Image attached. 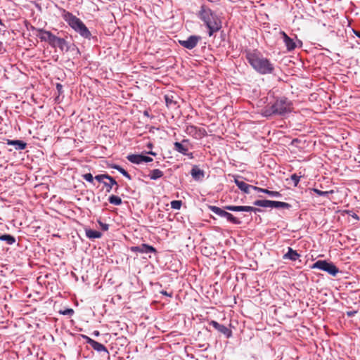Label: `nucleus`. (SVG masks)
Masks as SVG:
<instances>
[{
    "label": "nucleus",
    "mask_w": 360,
    "mask_h": 360,
    "mask_svg": "<svg viewBox=\"0 0 360 360\" xmlns=\"http://www.w3.org/2000/svg\"><path fill=\"white\" fill-rule=\"evenodd\" d=\"M246 59L251 67L261 75L271 74L274 70V64L259 52L256 51L247 52Z\"/></svg>",
    "instance_id": "1"
},
{
    "label": "nucleus",
    "mask_w": 360,
    "mask_h": 360,
    "mask_svg": "<svg viewBox=\"0 0 360 360\" xmlns=\"http://www.w3.org/2000/svg\"><path fill=\"white\" fill-rule=\"evenodd\" d=\"M198 17L208 28V34L212 36L221 27V22L218 16L207 6L202 5L198 13Z\"/></svg>",
    "instance_id": "2"
},
{
    "label": "nucleus",
    "mask_w": 360,
    "mask_h": 360,
    "mask_svg": "<svg viewBox=\"0 0 360 360\" xmlns=\"http://www.w3.org/2000/svg\"><path fill=\"white\" fill-rule=\"evenodd\" d=\"M292 110V102L286 98H280L270 106H266L262 110V115L269 117L272 115H283Z\"/></svg>",
    "instance_id": "3"
},
{
    "label": "nucleus",
    "mask_w": 360,
    "mask_h": 360,
    "mask_svg": "<svg viewBox=\"0 0 360 360\" xmlns=\"http://www.w3.org/2000/svg\"><path fill=\"white\" fill-rule=\"evenodd\" d=\"M62 17L80 36L85 39H90L91 36L90 31L79 18L65 10L63 11Z\"/></svg>",
    "instance_id": "4"
},
{
    "label": "nucleus",
    "mask_w": 360,
    "mask_h": 360,
    "mask_svg": "<svg viewBox=\"0 0 360 360\" xmlns=\"http://www.w3.org/2000/svg\"><path fill=\"white\" fill-rule=\"evenodd\" d=\"M312 269H318L326 271L331 276H335L339 272V269L333 263L328 262L326 260H318L313 264Z\"/></svg>",
    "instance_id": "5"
},
{
    "label": "nucleus",
    "mask_w": 360,
    "mask_h": 360,
    "mask_svg": "<svg viewBox=\"0 0 360 360\" xmlns=\"http://www.w3.org/2000/svg\"><path fill=\"white\" fill-rule=\"evenodd\" d=\"M31 29L36 32V36L40 39L41 41H47L50 45H53V40L56 37L50 31L44 29L35 28L32 26Z\"/></svg>",
    "instance_id": "6"
},
{
    "label": "nucleus",
    "mask_w": 360,
    "mask_h": 360,
    "mask_svg": "<svg viewBox=\"0 0 360 360\" xmlns=\"http://www.w3.org/2000/svg\"><path fill=\"white\" fill-rule=\"evenodd\" d=\"M200 39L201 37L200 36L191 35L185 40H179V43L183 47L191 50L197 46Z\"/></svg>",
    "instance_id": "7"
},
{
    "label": "nucleus",
    "mask_w": 360,
    "mask_h": 360,
    "mask_svg": "<svg viewBox=\"0 0 360 360\" xmlns=\"http://www.w3.org/2000/svg\"><path fill=\"white\" fill-rule=\"evenodd\" d=\"M186 132L187 134L197 139L202 138L206 134V131L204 129L198 128L193 125L187 126Z\"/></svg>",
    "instance_id": "8"
},
{
    "label": "nucleus",
    "mask_w": 360,
    "mask_h": 360,
    "mask_svg": "<svg viewBox=\"0 0 360 360\" xmlns=\"http://www.w3.org/2000/svg\"><path fill=\"white\" fill-rule=\"evenodd\" d=\"M131 250L133 252H139V253H151L156 252V250L151 245L148 244L143 243L141 245L138 246H132L131 247Z\"/></svg>",
    "instance_id": "9"
},
{
    "label": "nucleus",
    "mask_w": 360,
    "mask_h": 360,
    "mask_svg": "<svg viewBox=\"0 0 360 360\" xmlns=\"http://www.w3.org/2000/svg\"><path fill=\"white\" fill-rule=\"evenodd\" d=\"M225 210L232 212H255L259 211V209L251 206H236V205H227Z\"/></svg>",
    "instance_id": "10"
},
{
    "label": "nucleus",
    "mask_w": 360,
    "mask_h": 360,
    "mask_svg": "<svg viewBox=\"0 0 360 360\" xmlns=\"http://www.w3.org/2000/svg\"><path fill=\"white\" fill-rule=\"evenodd\" d=\"M86 338L87 343L89 344L94 350L98 352H103L106 354H108V349L103 344L98 342L89 337H86Z\"/></svg>",
    "instance_id": "11"
},
{
    "label": "nucleus",
    "mask_w": 360,
    "mask_h": 360,
    "mask_svg": "<svg viewBox=\"0 0 360 360\" xmlns=\"http://www.w3.org/2000/svg\"><path fill=\"white\" fill-rule=\"evenodd\" d=\"M51 46L53 48L58 46L61 51L65 50L66 51H68L69 50V46L65 39L59 38L56 36L53 40V45Z\"/></svg>",
    "instance_id": "12"
},
{
    "label": "nucleus",
    "mask_w": 360,
    "mask_h": 360,
    "mask_svg": "<svg viewBox=\"0 0 360 360\" xmlns=\"http://www.w3.org/2000/svg\"><path fill=\"white\" fill-rule=\"evenodd\" d=\"M280 34L282 35L283 41L288 51H292L295 49L296 45L293 39L290 38L285 32L281 31Z\"/></svg>",
    "instance_id": "13"
},
{
    "label": "nucleus",
    "mask_w": 360,
    "mask_h": 360,
    "mask_svg": "<svg viewBox=\"0 0 360 360\" xmlns=\"http://www.w3.org/2000/svg\"><path fill=\"white\" fill-rule=\"evenodd\" d=\"M234 182L239 189H240L242 191L247 194H249L250 193V188L252 189V187H255V186L249 185L243 181H240L238 178L234 179Z\"/></svg>",
    "instance_id": "14"
},
{
    "label": "nucleus",
    "mask_w": 360,
    "mask_h": 360,
    "mask_svg": "<svg viewBox=\"0 0 360 360\" xmlns=\"http://www.w3.org/2000/svg\"><path fill=\"white\" fill-rule=\"evenodd\" d=\"M6 143L10 146H14L17 150H24L26 148L27 143L21 140H6Z\"/></svg>",
    "instance_id": "15"
},
{
    "label": "nucleus",
    "mask_w": 360,
    "mask_h": 360,
    "mask_svg": "<svg viewBox=\"0 0 360 360\" xmlns=\"http://www.w3.org/2000/svg\"><path fill=\"white\" fill-rule=\"evenodd\" d=\"M191 174L195 181H201L205 176V172L197 166H194L191 171Z\"/></svg>",
    "instance_id": "16"
},
{
    "label": "nucleus",
    "mask_w": 360,
    "mask_h": 360,
    "mask_svg": "<svg viewBox=\"0 0 360 360\" xmlns=\"http://www.w3.org/2000/svg\"><path fill=\"white\" fill-rule=\"evenodd\" d=\"M300 257V255L291 248H288V252L283 255V259L296 261Z\"/></svg>",
    "instance_id": "17"
},
{
    "label": "nucleus",
    "mask_w": 360,
    "mask_h": 360,
    "mask_svg": "<svg viewBox=\"0 0 360 360\" xmlns=\"http://www.w3.org/2000/svg\"><path fill=\"white\" fill-rule=\"evenodd\" d=\"M252 189L256 191H258V192H261V193H266V194H268L269 196L271 197H275V198H280L281 197V194L278 192V191H269L267 189H265V188H259V187H252Z\"/></svg>",
    "instance_id": "18"
},
{
    "label": "nucleus",
    "mask_w": 360,
    "mask_h": 360,
    "mask_svg": "<svg viewBox=\"0 0 360 360\" xmlns=\"http://www.w3.org/2000/svg\"><path fill=\"white\" fill-rule=\"evenodd\" d=\"M127 160L134 164H141L143 162V155L141 154H131L127 157Z\"/></svg>",
    "instance_id": "19"
},
{
    "label": "nucleus",
    "mask_w": 360,
    "mask_h": 360,
    "mask_svg": "<svg viewBox=\"0 0 360 360\" xmlns=\"http://www.w3.org/2000/svg\"><path fill=\"white\" fill-rule=\"evenodd\" d=\"M85 233L86 236L89 239L100 238L102 236V233L100 231L92 229H86Z\"/></svg>",
    "instance_id": "20"
},
{
    "label": "nucleus",
    "mask_w": 360,
    "mask_h": 360,
    "mask_svg": "<svg viewBox=\"0 0 360 360\" xmlns=\"http://www.w3.org/2000/svg\"><path fill=\"white\" fill-rule=\"evenodd\" d=\"M108 180L109 182H103V185L107 188V192H110L111 189L114 186H116L115 191L118 188L117 182L113 179L111 176H109V178H108Z\"/></svg>",
    "instance_id": "21"
},
{
    "label": "nucleus",
    "mask_w": 360,
    "mask_h": 360,
    "mask_svg": "<svg viewBox=\"0 0 360 360\" xmlns=\"http://www.w3.org/2000/svg\"><path fill=\"white\" fill-rule=\"evenodd\" d=\"M163 175H164V173L162 171H161L159 169H155L150 172V173L148 174V177L151 180H157V179L162 177Z\"/></svg>",
    "instance_id": "22"
},
{
    "label": "nucleus",
    "mask_w": 360,
    "mask_h": 360,
    "mask_svg": "<svg viewBox=\"0 0 360 360\" xmlns=\"http://www.w3.org/2000/svg\"><path fill=\"white\" fill-rule=\"evenodd\" d=\"M0 240L5 241L8 245H13L15 243V238L9 234L0 235Z\"/></svg>",
    "instance_id": "23"
},
{
    "label": "nucleus",
    "mask_w": 360,
    "mask_h": 360,
    "mask_svg": "<svg viewBox=\"0 0 360 360\" xmlns=\"http://www.w3.org/2000/svg\"><path fill=\"white\" fill-rule=\"evenodd\" d=\"M254 205L262 207H271L272 208V200H258L254 202Z\"/></svg>",
    "instance_id": "24"
},
{
    "label": "nucleus",
    "mask_w": 360,
    "mask_h": 360,
    "mask_svg": "<svg viewBox=\"0 0 360 360\" xmlns=\"http://www.w3.org/2000/svg\"><path fill=\"white\" fill-rule=\"evenodd\" d=\"M208 209L211 212H214V214H216L218 216L221 217L225 216V214L226 212L225 210L221 209L219 207L214 206V205H210V206H208Z\"/></svg>",
    "instance_id": "25"
},
{
    "label": "nucleus",
    "mask_w": 360,
    "mask_h": 360,
    "mask_svg": "<svg viewBox=\"0 0 360 360\" xmlns=\"http://www.w3.org/2000/svg\"><path fill=\"white\" fill-rule=\"evenodd\" d=\"M174 150L177 152L183 154V155H187L188 152V148L184 146L181 143L179 142H175L174 143Z\"/></svg>",
    "instance_id": "26"
},
{
    "label": "nucleus",
    "mask_w": 360,
    "mask_h": 360,
    "mask_svg": "<svg viewBox=\"0 0 360 360\" xmlns=\"http://www.w3.org/2000/svg\"><path fill=\"white\" fill-rule=\"evenodd\" d=\"M223 217L226 218L229 221H230L234 224H240V221L229 212H226L225 214V216H224Z\"/></svg>",
    "instance_id": "27"
},
{
    "label": "nucleus",
    "mask_w": 360,
    "mask_h": 360,
    "mask_svg": "<svg viewBox=\"0 0 360 360\" xmlns=\"http://www.w3.org/2000/svg\"><path fill=\"white\" fill-rule=\"evenodd\" d=\"M218 331L225 335L227 338L231 337V330L229 329L226 326L220 324V326L217 328Z\"/></svg>",
    "instance_id": "28"
},
{
    "label": "nucleus",
    "mask_w": 360,
    "mask_h": 360,
    "mask_svg": "<svg viewBox=\"0 0 360 360\" xmlns=\"http://www.w3.org/2000/svg\"><path fill=\"white\" fill-rule=\"evenodd\" d=\"M290 208V205L284 202L272 201V208Z\"/></svg>",
    "instance_id": "29"
},
{
    "label": "nucleus",
    "mask_w": 360,
    "mask_h": 360,
    "mask_svg": "<svg viewBox=\"0 0 360 360\" xmlns=\"http://www.w3.org/2000/svg\"><path fill=\"white\" fill-rule=\"evenodd\" d=\"M108 201L110 204L115 205H120L122 202V199L117 195H110L108 198Z\"/></svg>",
    "instance_id": "30"
},
{
    "label": "nucleus",
    "mask_w": 360,
    "mask_h": 360,
    "mask_svg": "<svg viewBox=\"0 0 360 360\" xmlns=\"http://www.w3.org/2000/svg\"><path fill=\"white\" fill-rule=\"evenodd\" d=\"M112 167L119 171L123 176H124L128 179L130 180L131 179L130 174L120 165H114Z\"/></svg>",
    "instance_id": "31"
},
{
    "label": "nucleus",
    "mask_w": 360,
    "mask_h": 360,
    "mask_svg": "<svg viewBox=\"0 0 360 360\" xmlns=\"http://www.w3.org/2000/svg\"><path fill=\"white\" fill-rule=\"evenodd\" d=\"M182 202L181 200H173L171 202V207L174 210H179Z\"/></svg>",
    "instance_id": "32"
},
{
    "label": "nucleus",
    "mask_w": 360,
    "mask_h": 360,
    "mask_svg": "<svg viewBox=\"0 0 360 360\" xmlns=\"http://www.w3.org/2000/svg\"><path fill=\"white\" fill-rule=\"evenodd\" d=\"M109 176L108 174H98V175H96L95 176V179L97 180L98 182H101V183H103L105 182L104 181V179H108V178H109Z\"/></svg>",
    "instance_id": "33"
},
{
    "label": "nucleus",
    "mask_w": 360,
    "mask_h": 360,
    "mask_svg": "<svg viewBox=\"0 0 360 360\" xmlns=\"http://www.w3.org/2000/svg\"><path fill=\"white\" fill-rule=\"evenodd\" d=\"M82 177L86 181H89L90 183H94V177L91 173L84 174L82 175Z\"/></svg>",
    "instance_id": "34"
},
{
    "label": "nucleus",
    "mask_w": 360,
    "mask_h": 360,
    "mask_svg": "<svg viewBox=\"0 0 360 360\" xmlns=\"http://www.w3.org/2000/svg\"><path fill=\"white\" fill-rule=\"evenodd\" d=\"M60 313L61 314H63V315H68V316H71L74 313V311L72 309H66L63 311H60Z\"/></svg>",
    "instance_id": "35"
},
{
    "label": "nucleus",
    "mask_w": 360,
    "mask_h": 360,
    "mask_svg": "<svg viewBox=\"0 0 360 360\" xmlns=\"http://www.w3.org/2000/svg\"><path fill=\"white\" fill-rule=\"evenodd\" d=\"M313 191L320 196H327L328 194V191H321L316 188H314Z\"/></svg>",
    "instance_id": "36"
},
{
    "label": "nucleus",
    "mask_w": 360,
    "mask_h": 360,
    "mask_svg": "<svg viewBox=\"0 0 360 360\" xmlns=\"http://www.w3.org/2000/svg\"><path fill=\"white\" fill-rule=\"evenodd\" d=\"M300 177L298 176L297 174H294L291 176V179L294 181L295 183V185L297 186V184L299 183L300 181Z\"/></svg>",
    "instance_id": "37"
},
{
    "label": "nucleus",
    "mask_w": 360,
    "mask_h": 360,
    "mask_svg": "<svg viewBox=\"0 0 360 360\" xmlns=\"http://www.w3.org/2000/svg\"><path fill=\"white\" fill-rule=\"evenodd\" d=\"M165 101H166L167 106L171 105L172 103L175 104V103L172 101V99L171 98H169V96L167 95L165 96Z\"/></svg>",
    "instance_id": "38"
},
{
    "label": "nucleus",
    "mask_w": 360,
    "mask_h": 360,
    "mask_svg": "<svg viewBox=\"0 0 360 360\" xmlns=\"http://www.w3.org/2000/svg\"><path fill=\"white\" fill-rule=\"evenodd\" d=\"M210 325L213 326L217 330V328L220 326V323L216 321H211Z\"/></svg>",
    "instance_id": "39"
},
{
    "label": "nucleus",
    "mask_w": 360,
    "mask_h": 360,
    "mask_svg": "<svg viewBox=\"0 0 360 360\" xmlns=\"http://www.w3.org/2000/svg\"><path fill=\"white\" fill-rule=\"evenodd\" d=\"M143 162H149L153 161V159L148 156H146L143 155Z\"/></svg>",
    "instance_id": "40"
},
{
    "label": "nucleus",
    "mask_w": 360,
    "mask_h": 360,
    "mask_svg": "<svg viewBox=\"0 0 360 360\" xmlns=\"http://www.w3.org/2000/svg\"><path fill=\"white\" fill-rule=\"evenodd\" d=\"M99 224L103 231H107L108 229V224L102 223L101 221H99Z\"/></svg>",
    "instance_id": "41"
},
{
    "label": "nucleus",
    "mask_w": 360,
    "mask_h": 360,
    "mask_svg": "<svg viewBox=\"0 0 360 360\" xmlns=\"http://www.w3.org/2000/svg\"><path fill=\"white\" fill-rule=\"evenodd\" d=\"M353 32H354V34H355L357 37L360 38V31H357V30H353Z\"/></svg>",
    "instance_id": "42"
},
{
    "label": "nucleus",
    "mask_w": 360,
    "mask_h": 360,
    "mask_svg": "<svg viewBox=\"0 0 360 360\" xmlns=\"http://www.w3.org/2000/svg\"><path fill=\"white\" fill-rule=\"evenodd\" d=\"M161 293L165 295L169 296V297L172 296V294L171 293H168L167 291H162Z\"/></svg>",
    "instance_id": "43"
},
{
    "label": "nucleus",
    "mask_w": 360,
    "mask_h": 360,
    "mask_svg": "<svg viewBox=\"0 0 360 360\" xmlns=\"http://www.w3.org/2000/svg\"><path fill=\"white\" fill-rule=\"evenodd\" d=\"M187 155V156H188V158H189L190 159L193 158V153H188V152H187V155Z\"/></svg>",
    "instance_id": "44"
},
{
    "label": "nucleus",
    "mask_w": 360,
    "mask_h": 360,
    "mask_svg": "<svg viewBox=\"0 0 360 360\" xmlns=\"http://www.w3.org/2000/svg\"><path fill=\"white\" fill-rule=\"evenodd\" d=\"M93 334L95 336H98L100 333L98 330H95Z\"/></svg>",
    "instance_id": "45"
},
{
    "label": "nucleus",
    "mask_w": 360,
    "mask_h": 360,
    "mask_svg": "<svg viewBox=\"0 0 360 360\" xmlns=\"http://www.w3.org/2000/svg\"><path fill=\"white\" fill-rule=\"evenodd\" d=\"M354 313H355L354 311L347 312V315H348L349 316H352Z\"/></svg>",
    "instance_id": "46"
},
{
    "label": "nucleus",
    "mask_w": 360,
    "mask_h": 360,
    "mask_svg": "<svg viewBox=\"0 0 360 360\" xmlns=\"http://www.w3.org/2000/svg\"><path fill=\"white\" fill-rule=\"evenodd\" d=\"M148 154H150L152 155H155L156 154L155 153H153V151H150L148 153Z\"/></svg>",
    "instance_id": "47"
}]
</instances>
